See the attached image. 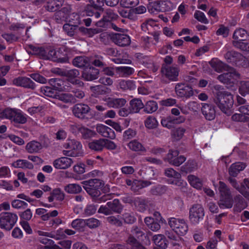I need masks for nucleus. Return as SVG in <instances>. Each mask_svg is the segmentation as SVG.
<instances>
[{"label": "nucleus", "instance_id": "nucleus-43", "mask_svg": "<svg viewBox=\"0 0 249 249\" xmlns=\"http://www.w3.org/2000/svg\"><path fill=\"white\" fill-rule=\"evenodd\" d=\"M144 111L147 113H152L155 112L158 108V104L154 101H147L144 105Z\"/></svg>", "mask_w": 249, "mask_h": 249}, {"label": "nucleus", "instance_id": "nucleus-44", "mask_svg": "<svg viewBox=\"0 0 249 249\" xmlns=\"http://www.w3.org/2000/svg\"><path fill=\"white\" fill-rule=\"evenodd\" d=\"M197 169L196 162L194 160H188V162L181 167V171L185 173L194 171Z\"/></svg>", "mask_w": 249, "mask_h": 249}, {"label": "nucleus", "instance_id": "nucleus-48", "mask_svg": "<svg viewBox=\"0 0 249 249\" xmlns=\"http://www.w3.org/2000/svg\"><path fill=\"white\" fill-rule=\"evenodd\" d=\"M247 36L246 31L242 28L236 29L233 35V40H244Z\"/></svg>", "mask_w": 249, "mask_h": 249}, {"label": "nucleus", "instance_id": "nucleus-22", "mask_svg": "<svg viewBox=\"0 0 249 249\" xmlns=\"http://www.w3.org/2000/svg\"><path fill=\"white\" fill-rule=\"evenodd\" d=\"M247 207V204L243 197L238 195L234 198L233 210L236 212H241Z\"/></svg>", "mask_w": 249, "mask_h": 249}, {"label": "nucleus", "instance_id": "nucleus-9", "mask_svg": "<svg viewBox=\"0 0 249 249\" xmlns=\"http://www.w3.org/2000/svg\"><path fill=\"white\" fill-rule=\"evenodd\" d=\"M16 214L11 213H3L0 214V227L1 229L10 231L16 223Z\"/></svg>", "mask_w": 249, "mask_h": 249}, {"label": "nucleus", "instance_id": "nucleus-52", "mask_svg": "<svg viewBox=\"0 0 249 249\" xmlns=\"http://www.w3.org/2000/svg\"><path fill=\"white\" fill-rule=\"evenodd\" d=\"M57 99L64 103H71L74 101V97L70 93H62L57 95Z\"/></svg>", "mask_w": 249, "mask_h": 249}, {"label": "nucleus", "instance_id": "nucleus-3", "mask_svg": "<svg viewBox=\"0 0 249 249\" xmlns=\"http://www.w3.org/2000/svg\"><path fill=\"white\" fill-rule=\"evenodd\" d=\"M218 190L221 194L219 207L222 209L231 208L233 205V200L229 188L223 182L219 181Z\"/></svg>", "mask_w": 249, "mask_h": 249}, {"label": "nucleus", "instance_id": "nucleus-35", "mask_svg": "<svg viewBox=\"0 0 249 249\" xmlns=\"http://www.w3.org/2000/svg\"><path fill=\"white\" fill-rule=\"evenodd\" d=\"M187 178L188 181L191 186L197 190L201 189L203 184L200 178L193 175H189Z\"/></svg>", "mask_w": 249, "mask_h": 249}, {"label": "nucleus", "instance_id": "nucleus-12", "mask_svg": "<svg viewBox=\"0 0 249 249\" xmlns=\"http://www.w3.org/2000/svg\"><path fill=\"white\" fill-rule=\"evenodd\" d=\"M185 121V118L183 116H179L177 118L168 116L161 119L160 123L162 126L168 129L172 128L174 124L183 123Z\"/></svg>", "mask_w": 249, "mask_h": 249}, {"label": "nucleus", "instance_id": "nucleus-19", "mask_svg": "<svg viewBox=\"0 0 249 249\" xmlns=\"http://www.w3.org/2000/svg\"><path fill=\"white\" fill-rule=\"evenodd\" d=\"M89 110V107L88 105L83 104L75 105L72 109L74 115L77 118L81 119H84Z\"/></svg>", "mask_w": 249, "mask_h": 249}, {"label": "nucleus", "instance_id": "nucleus-62", "mask_svg": "<svg viewBox=\"0 0 249 249\" xmlns=\"http://www.w3.org/2000/svg\"><path fill=\"white\" fill-rule=\"evenodd\" d=\"M73 171L77 174L81 175L85 172V165L82 162L78 163L73 166Z\"/></svg>", "mask_w": 249, "mask_h": 249}, {"label": "nucleus", "instance_id": "nucleus-29", "mask_svg": "<svg viewBox=\"0 0 249 249\" xmlns=\"http://www.w3.org/2000/svg\"><path fill=\"white\" fill-rule=\"evenodd\" d=\"M103 138L93 140L88 143L90 149L94 151H101L104 149Z\"/></svg>", "mask_w": 249, "mask_h": 249}, {"label": "nucleus", "instance_id": "nucleus-64", "mask_svg": "<svg viewBox=\"0 0 249 249\" xmlns=\"http://www.w3.org/2000/svg\"><path fill=\"white\" fill-rule=\"evenodd\" d=\"M52 193L55 198L58 201H62L65 198L64 193L59 188L53 190Z\"/></svg>", "mask_w": 249, "mask_h": 249}, {"label": "nucleus", "instance_id": "nucleus-53", "mask_svg": "<svg viewBox=\"0 0 249 249\" xmlns=\"http://www.w3.org/2000/svg\"><path fill=\"white\" fill-rule=\"evenodd\" d=\"M127 244L129 245L132 249H146L142 246L132 236H129L127 240Z\"/></svg>", "mask_w": 249, "mask_h": 249}, {"label": "nucleus", "instance_id": "nucleus-20", "mask_svg": "<svg viewBox=\"0 0 249 249\" xmlns=\"http://www.w3.org/2000/svg\"><path fill=\"white\" fill-rule=\"evenodd\" d=\"M112 39L116 45L122 47L128 46L131 43L130 37L126 35L115 34Z\"/></svg>", "mask_w": 249, "mask_h": 249}, {"label": "nucleus", "instance_id": "nucleus-17", "mask_svg": "<svg viewBox=\"0 0 249 249\" xmlns=\"http://www.w3.org/2000/svg\"><path fill=\"white\" fill-rule=\"evenodd\" d=\"M49 84L54 89L58 91L69 90L71 88L67 82H65L60 79L52 78L49 80Z\"/></svg>", "mask_w": 249, "mask_h": 249}, {"label": "nucleus", "instance_id": "nucleus-16", "mask_svg": "<svg viewBox=\"0 0 249 249\" xmlns=\"http://www.w3.org/2000/svg\"><path fill=\"white\" fill-rule=\"evenodd\" d=\"M99 70L93 67L85 68L82 74V78L86 81H90L98 78Z\"/></svg>", "mask_w": 249, "mask_h": 249}, {"label": "nucleus", "instance_id": "nucleus-11", "mask_svg": "<svg viewBox=\"0 0 249 249\" xmlns=\"http://www.w3.org/2000/svg\"><path fill=\"white\" fill-rule=\"evenodd\" d=\"M125 182L127 185L130 187V189L135 193H137L141 189L151 184V183L149 181L137 179L132 180L127 179Z\"/></svg>", "mask_w": 249, "mask_h": 249}, {"label": "nucleus", "instance_id": "nucleus-15", "mask_svg": "<svg viewBox=\"0 0 249 249\" xmlns=\"http://www.w3.org/2000/svg\"><path fill=\"white\" fill-rule=\"evenodd\" d=\"M97 132L102 136L113 140L116 137L115 132L110 127L103 124H97L96 126Z\"/></svg>", "mask_w": 249, "mask_h": 249}, {"label": "nucleus", "instance_id": "nucleus-27", "mask_svg": "<svg viewBox=\"0 0 249 249\" xmlns=\"http://www.w3.org/2000/svg\"><path fill=\"white\" fill-rule=\"evenodd\" d=\"M153 240L155 245L160 248L165 249L168 246V242L162 234L155 235L153 237Z\"/></svg>", "mask_w": 249, "mask_h": 249}, {"label": "nucleus", "instance_id": "nucleus-32", "mask_svg": "<svg viewBox=\"0 0 249 249\" xmlns=\"http://www.w3.org/2000/svg\"><path fill=\"white\" fill-rule=\"evenodd\" d=\"M119 87L124 90H134L136 89V86L134 81L130 80H121L119 82Z\"/></svg>", "mask_w": 249, "mask_h": 249}, {"label": "nucleus", "instance_id": "nucleus-21", "mask_svg": "<svg viewBox=\"0 0 249 249\" xmlns=\"http://www.w3.org/2000/svg\"><path fill=\"white\" fill-rule=\"evenodd\" d=\"M229 181L231 185L238 192L239 189H241L243 192H248L246 190L247 188L249 190V178H245L240 184L234 178H230Z\"/></svg>", "mask_w": 249, "mask_h": 249}, {"label": "nucleus", "instance_id": "nucleus-37", "mask_svg": "<svg viewBox=\"0 0 249 249\" xmlns=\"http://www.w3.org/2000/svg\"><path fill=\"white\" fill-rule=\"evenodd\" d=\"M143 107L144 105L141 100L134 99L130 102V108L131 110L132 113H138Z\"/></svg>", "mask_w": 249, "mask_h": 249}, {"label": "nucleus", "instance_id": "nucleus-58", "mask_svg": "<svg viewBox=\"0 0 249 249\" xmlns=\"http://www.w3.org/2000/svg\"><path fill=\"white\" fill-rule=\"evenodd\" d=\"M17 167L21 168L33 169L34 166L33 164L26 160H17Z\"/></svg>", "mask_w": 249, "mask_h": 249}, {"label": "nucleus", "instance_id": "nucleus-8", "mask_svg": "<svg viewBox=\"0 0 249 249\" xmlns=\"http://www.w3.org/2000/svg\"><path fill=\"white\" fill-rule=\"evenodd\" d=\"M217 79L220 82L227 85L228 87H232L234 84H237L240 79V74L233 70L230 72L219 75Z\"/></svg>", "mask_w": 249, "mask_h": 249}, {"label": "nucleus", "instance_id": "nucleus-56", "mask_svg": "<svg viewBox=\"0 0 249 249\" xmlns=\"http://www.w3.org/2000/svg\"><path fill=\"white\" fill-rule=\"evenodd\" d=\"M239 91L244 96L249 94V81L241 82Z\"/></svg>", "mask_w": 249, "mask_h": 249}, {"label": "nucleus", "instance_id": "nucleus-46", "mask_svg": "<svg viewBox=\"0 0 249 249\" xmlns=\"http://www.w3.org/2000/svg\"><path fill=\"white\" fill-rule=\"evenodd\" d=\"M161 3L159 1L151 2L148 6V10L151 14H156L161 12Z\"/></svg>", "mask_w": 249, "mask_h": 249}, {"label": "nucleus", "instance_id": "nucleus-24", "mask_svg": "<svg viewBox=\"0 0 249 249\" xmlns=\"http://www.w3.org/2000/svg\"><path fill=\"white\" fill-rule=\"evenodd\" d=\"M117 74L121 77H127L134 72V69L128 66H120L116 67Z\"/></svg>", "mask_w": 249, "mask_h": 249}, {"label": "nucleus", "instance_id": "nucleus-50", "mask_svg": "<svg viewBox=\"0 0 249 249\" xmlns=\"http://www.w3.org/2000/svg\"><path fill=\"white\" fill-rule=\"evenodd\" d=\"M71 227L76 230H83L86 227L85 219H76L73 220L71 223Z\"/></svg>", "mask_w": 249, "mask_h": 249}, {"label": "nucleus", "instance_id": "nucleus-4", "mask_svg": "<svg viewBox=\"0 0 249 249\" xmlns=\"http://www.w3.org/2000/svg\"><path fill=\"white\" fill-rule=\"evenodd\" d=\"M83 187L86 191L92 196H97L100 195L99 190L104 185L100 179L94 178L84 181L82 182Z\"/></svg>", "mask_w": 249, "mask_h": 249}, {"label": "nucleus", "instance_id": "nucleus-6", "mask_svg": "<svg viewBox=\"0 0 249 249\" xmlns=\"http://www.w3.org/2000/svg\"><path fill=\"white\" fill-rule=\"evenodd\" d=\"M168 223L172 230L177 234L183 235L187 232L188 227L184 219L170 217L168 219Z\"/></svg>", "mask_w": 249, "mask_h": 249}, {"label": "nucleus", "instance_id": "nucleus-39", "mask_svg": "<svg viewBox=\"0 0 249 249\" xmlns=\"http://www.w3.org/2000/svg\"><path fill=\"white\" fill-rule=\"evenodd\" d=\"M107 206H108L110 209L111 213L112 212L120 213L123 209L120 201L117 199L107 202Z\"/></svg>", "mask_w": 249, "mask_h": 249}, {"label": "nucleus", "instance_id": "nucleus-61", "mask_svg": "<svg viewBox=\"0 0 249 249\" xmlns=\"http://www.w3.org/2000/svg\"><path fill=\"white\" fill-rule=\"evenodd\" d=\"M161 12H166L172 10L174 8L173 4L169 0H166L160 2Z\"/></svg>", "mask_w": 249, "mask_h": 249}, {"label": "nucleus", "instance_id": "nucleus-13", "mask_svg": "<svg viewBox=\"0 0 249 249\" xmlns=\"http://www.w3.org/2000/svg\"><path fill=\"white\" fill-rule=\"evenodd\" d=\"M165 175L166 177L174 178L170 183L178 186H184L187 183L181 179V175L172 168H169L165 170Z\"/></svg>", "mask_w": 249, "mask_h": 249}, {"label": "nucleus", "instance_id": "nucleus-26", "mask_svg": "<svg viewBox=\"0 0 249 249\" xmlns=\"http://www.w3.org/2000/svg\"><path fill=\"white\" fill-rule=\"evenodd\" d=\"M126 100L124 98H108L106 101V104L109 107L119 108L126 104Z\"/></svg>", "mask_w": 249, "mask_h": 249}, {"label": "nucleus", "instance_id": "nucleus-47", "mask_svg": "<svg viewBox=\"0 0 249 249\" xmlns=\"http://www.w3.org/2000/svg\"><path fill=\"white\" fill-rule=\"evenodd\" d=\"M185 131L186 129L184 128L178 127L172 130L171 136L174 139L178 141L183 137Z\"/></svg>", "mask_w": 249, "mask_h": 249}, {"label": "nucleus", "instance_id": "nucleus-41", "mask_svg": "<svg viewBox=\"0 0 249 249\" xmlns=\"http://www.w3.org/2000/svg\"><path fill=\"white\" fill-rule=\"evenodd\" d=\"M0 118L11 119L16 122V110L11 108H6L0 113Z\"/></svg>", "mask_w": 249, "mask_h": 249}, {"label": "nucleus", "instance_id": "nucleus-18", "mask_svg": "<svg viewBox=\"0 0 249 249\" xmlns=\"http://www.w3.org/2000/svg\"><path fill=\"white\" fill-rule=\"evenodd\" d=\"M80 75L79 71L76 69H72L67 71L64 72V75L68 78V80L72 84L77 85L79 87L83 86V82L76 79Z\"/></svg>", "mask_w": 249, "mask_h": 249}, {"label": "nucleus", "instance_id": "nucleus-49", "mask_svg": "<svg viewBox=\"0 0 249 249\" xmlns=\"http://www.w3.org/2000/svg\"><path fill=\"white\" fill-rule=\"evenodd\" d=\"M233 45L242 51H249V43L244 40H233Z\"/></svg>", "mask_w": 249, "mask_h": 249}, {"label": "nucleus", "instance_id": "nucleus-30", "mask_svg": "<svg viewBox=\"0 0 249 249\" xmlns=\"http://www.w3.org/2000/svg\"><path fill=\"white\" fill-rule=\"evenodd\" d=\"M127 146L131 150L135 152H145L146 151L143 145L136 140L131 141L128 143Z\"/></svg>", "mask_w": 249, "mask_h": 249}, {"label": "nucleus", "instance_id": "nucleus-5", "mask_svg": "<svg viewBox=\"0 0 249 249\" xmlns=\"http://www.w3.org/2000/svg\"><path fill=\"white\" fill-rule=\"evenodd\" d=\"M204 215V209L200 204H194L189 209V219L191 224L193 225H198L203 220Z\"/></svg>", "mask_w": 249, "mask_h": 249}, {"label": "nucleus", "instance_id": "nucleus-40", "mask_svg": "<svg viewBox=\"0 0 249 249\" xmlns=\"http://www.w3.org/2000/svg\"><path fill=\"white\" fill-rule=\"evenodd\" d=\"M62 5L61 1L58 0H51L48 2L46 8L48 11L54 12L59 9Z\"/></svg>", "mask_w": 249, "mask_h": 249}, {"label": "nucleus", "instance_id": "nucleus-45", "mask_svg": "<svg viewBox=\"0 0 249 249\" xmlns=\"http://www.w3.org/2000/svg\"><path fill=\"white\" fill-rule=\"evenodd\" d=\"M82 190L81 186L75 183L68 184L64 187V190L69 194H78Z\"/></svg>", "mask_w": 249, "mask_h": 249}, {"label": "nucleus", "instance_id": "nucleus-10", "mask_svg": "<svg viewBox=\"0 0 249 249\" xmlns=\"http://www.w3.org/2000/svg\"><path fill=\"white\" fill-rule=\"evenodd\" d=\"M73 163V160L70 157L65 156L55 160L53 164L57 169L65 170L71 167Z\"/></svg>", "mask_w": 249, "mask_h": 249}, {"label": "nucleus", "instance_id": "nucleus-36", "mask_svg": "<svg viewBox=\"0 0 249 249\" xmlns=\"http://www.w3.org/2000/svg\"><path fill=\"white\" fill-rule=\"evenodd\" d=\"M17 86L34 88V83L29 78L19 77L17 78Z\"/></svg>", "mask_w": 249, "mask_h": 249}, {"label": "nucleus", "instance_id": "nucleus-63", "mask_svg": "<svg viewBox=\"0 0 249 249\" xmlns=\"http://www.w3.org/2000/svg\"><path fill=\"white\" fill-rule=\"evenodd\" d=\"M179 155V151L177 150H170L167 154L166 160L170 164L172 160L175 159L176 157Z\"/></svg>", "mask_w": 249, "mask_h": 249}, {"label": "nucleus", "instance_id": "nucleus-2", "mask_svg": "<svg viewBox=\"0 0 249 249\" xmlns=\"http://www.w3.org/2000/svg\"><path fill=\"white\" fill-rule=\"evenodd\" d=\"M63 147L67 149L64 150L62 153L64 156L70 157H82L84 150L81 143L75 139H68L63 144Z\"/></svg>", "mask_w": 249, "mask_h": 249}, {"label": "nucleus", "instance_id": "nucleus-7", "mask_svg": "<svg viewBox=\"0 0 249 249\" xmlns=\"http://www.w3.org/2000/svg\"><path fill=\"white\" fill-rule=\"evenodd\" d=\"M175 92L178 97L189 99L194 94L192 87L186 83H179L176 85Z\"/></svg>", "mask_w": 249, "mask_h": 249}, {"label": "nucleus", "instance_id": "nucleus-57", "mask_svg": "<svg viewBox=\"0 0 249 249\" xmlns=\"http://www.w3.org/2000/svg\"><path fill=\"white\" fill-rule=\"evenodd\" d=\"M80 133L83 138L85 139L94 137L96 135L95 132L84 126H83Z\"/></svg>", "mask_w": 249, "mask_h": 249}, {"label": "nucleus", "instance_id": "nucleus-1", "mask_svg": "<svg viewBox=\"0 0 249 249\" xmlns=\"http://www.w3.org/2000/svg\"><path fill=\"white\" fill-rule=\"evenodd\" d=\"M214 103L222 112L230 114L233 104L232 95L226 91H219L217 93Z\"/></svg>", "mask_w": 249, "mask_h": 249}, {"label": "nucleus", "instance_id": "nucleus-42", "mask_svg": "<svg viewBox=\"0 0 249 249\" xmlns=\"http://www.w3.org/2000/svg\"><path fill=\"white\" fill-rule=\"evenodd\" d=\"M158 122L156 118L152 116H149L144 121L145 126L149 129L156 128L158 126Z\"/></svg>", "mask_w": 249, "mask_h": 249}, {"label": "nucleus", "instance_id": "nucleus-51", "mask_svg": "<svg viewBox=\"0 0 249 249\" xmlns=\"http://www.w3.org/2000/svg\"><path fill=\"white\" fill-rule=\"evenodd\" d=\"M210 64L216 71L220 72L222 71L224 64L221 61L217 59H213L210 62Z\"/></svg>", "mask_w": 249, "mask_h": 249}, {"label": "nucleus", "instance_id": "nucleus-33", "mask_svg": "<svg viewBox=\"0 0 249 249\" xmlns=\"http://www.w3.org/2000/svg\"><path fill=\"white\" fill-rule=\"evenodd\" d=\"M136 209L139 212H143L146 209L147 202L144 198L137 197L134 200Z\"/></svg>", "mask_w": 249, "mask_h": 249}, {"label": "nucleus", "instance_id": "nucleus-55", "mask_svg": "<svg viewBox=\"0 0 249 249\" xmlns=\"http://www.w3.org/2000/svg\"><path fill=\"white\" fill-rule=\"evenodd\" d=\"M29 48L32 51L33 53L39 55L43 59L44 58L46 50L43 48L35 46L33 45H30Z\"/></svg>", "mask_w": 249, "mask_h": 249}, {"label": "nucleus", "instance_id": "nucleus-31", "mask_svg": "<svg viewBox=\"0 0 249 249\" xmlns=\"http://www.w3.org/2000/svg\"><path fill=\"white\" fill-rule=\"evenodd\" d=\"M59 52L54 49H51L48 52L46 51L44 58L53 61L62 62V59L59 55Z\"/></svg>", "mask_w": 249, "mask_h": 249}, {"label": "nucleus", "instance_id": "nucleus-25", "mask_svg": "<svg viewBox=\"0 0 249 249\" xmlns=\"http://www.w3.org/2000/svg\"><path fill=\"white\" fill-rule=\"evenodd\" d=\"M246 167L245 163L241 162H237L233 163L230 166L229 172L231 176L236 177L238 174L243 170Z\"/></svg>", "mask_w": 249, "mask_h": 249}, {"label": "nucleus", "instance_id": "nucleus-54", "mask_svg": "<svg viewBox=\"0 0 249 249\" xmlns=\"http://www.w3.org/2000/svg\"><path fill=\"white\" fill-rule=\"evenodd\" d=\"M139 0H120V5L124 8H130L137 5Z\"/></svg>", "mask_w": 249, "mask_h": 249}, {"label": "nucleus", "instance_id": "nucleus-28", "mask_svg": "<svg viewBox=\"0 0 249 249\" xmlns=\"http://www.w3.org/2000/svg\"><path fill=\"white\" fill-rule=\"evenodd\" d=\"M225 57L228 62L235 63L244 58L243 56L240 53L232 51L227 52L225 55Z\"/></svg>", "mask_w": 249, "mask_h": 249}, {"label": "nucleus", "instance_id": "nucleus-59", "mask_svg": "<svg viewBox=\"0 0 249 249\" xmlns=\"http://www.w3.org/2000/svg\"><path fill=\"white\" fill-rule=\"evenodd\" d=\"M85 221L86 226H87L90 229L96 228L100 224L99 220L94 218H90L85 219Z\"/></svg>", "mask_w": 249, "mask_h": 249}, {"label": "nucleus", "instance_id": "nucleus-14", "mask_svg": "<svg viewBox=\"0 0 249 249\" xmlns=\"http://www.w3.org/2000/svg\"><path fill=\"white\" fill-rule=\"evenodd\" d=\"M179 69L176 66L163 67L161 69V72L169 80L173 81L178 80L179 74Z\"/></svg>", "mask_w": 249, "mask_h": 249}, {"label": "nucleus", "instance_id": "nucleus-38", "mask_svg": "<svg viewBox=\"0 0 249 249\" xmlns=\"http://www.w3.org/2000/svg\"><path fill=\"white\" fill-rule=\"evenodd\" d=\"M89 60L86 56H77L73 60L74 66L79 68L85 67L89 64Z\"/></svg>", "mask_w": 249, "mask_h": 249}, {"label": "nucleus", "instance_id": "nucleus-23", "mask_svg": "<svg viewBox=\"0 0 249 249\" xmlns=\"http://www.w3.org/2000/svg\"><path fill=\"white\" fill-rule=\"evenodd\" d=\"M202 113L206 119L213 120L215 116V111L214 107L210 105L205 104L201 108Z\"/></svg>", "mask_w": 249, "mask_h": 249}, {"label": "nucleus", "instance_id": "nucleus-60", "mask_svg": "<svg viewBox=\"0 0 249 249\" xmlns=\"http://www.w3.org/2000/svg\"><path fill=\"white\" fill-rule=\"evenodd\" d=\"M194 18L199 22L205 24H208L209 20L206 18L204 13L200 11H196L194 14Z\"/></svg>", "mask_w": 249, "mask_h": 249}, {"label": "nucleus", "instance_id": "nucleus-34", "mask_svg": "<svg viewBox=\"0 0 249 249\" xmlns=\"http://www.w3.org/2000/svg\"><path fill=\"white\" fill-rule=\"evenodd\" d=\"M42 148L41 144L35 141L28 142L26 146L27 151L30 153L38 152Z\"/></svg>", "mask_w": 249, "mask_h": 249}]
</instances>
